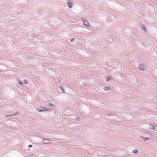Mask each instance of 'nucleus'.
I'll list each match as a JSON object with an SVG mask.
<instances>
[{
  "instance_id": "nucleus-1",
  "label": "nucleus",
  "mask_w": 157,
  "mask_h": 157,
  "mask_svg": "<svg viewBox=\"0 0 157 157\" xmlns=\"http://www.w3.org/2000/svg\"><path fill=\"white\" fill-rule=\"evenodd\" d=\"M149 128L151 129L156 130L157 129V125L155 124H150L149 125Z\"/></svg>"
},
{
  "instance_id": "nucleus-6",
  "label": "nucleus",
  "mask_w": 157,
  "mask_h": 157,
  "mask_svg": "<svg viewBox=\"0 0 157 157\" xmlns=\"http://www.w3.org/2000/svg\"><path fill=\"white\" fill-rule=\"evenodd\" d=\"M59 89H61V91L63 93H65L64 90V87L63 86H60L59 87Z\"/></svg>"
},
{
  "instance_id": "nucleus-16",
  "label": "nucleus",
  "mask_w": 157,
  "mask_h": 157,
  "mask_svg": "<svg viewBox=\"0 0 157 157\" xmlns=\"http://www.w3.org/2000/svg\"><path fill=\"white\" fill-rule=\"evenodd\" d=\"M23 82L25 84H26L27 83V81L26 80H25V79L24 80Z\"/></svg>"
},
{
  "instance_id": "nucleus-12",
  "label": "nucleus",
  "mask_w": 157,
  "mask_h": 157,
  "mask_svg": "<svg viewBox=\"0 0 157 157\" xmlns=\"http://www.w3.org/2000/svg\"><path fill=\"white\" fill-rule=\"evenodd\" d=\"M133 152L134 153L136 154L138 153V151L137 150H134L133 151Z\"/></svg>"
},
{
  "instance_id": "nucleus-14",
  "label": "nucleus",
  "mask_w": 157,
  "mask_h": 157,
  "mask_svg": "<svg viewBox=\"0 0 157 157\" xmlns=\"http://www.w3.org/2000/svg\"><path fill=\"white\" fill-rule=\"evenodd\" d=\"M44 111H49V109L48 108H44Z\"/></svg>"
},
{
  "instance_id": "nucleus-8",
  "label": "nucleus",
  "mask_w": 157,
  "mask_h": 157,
  "mask_svg": "<svg viewBox=\"0 0 157 157\" xmlns=\"http://www.w3.org/2000/svg\"><path fill=\"white\" fill-rule=\"evenodd\" d=\"M44 108L42 107H39L37 108V110L40 112L44 111Z\"/></svg>"
},
{
  "instance_id": "nucleus-11",
  "label": "nucleus",
  "mask_w": 157,
  "mask_h": 157,
  "mask_svg": "<svg viewBox=\"0 0 157 157\" xmlns=\"http://www.w3.org/2000/svg\"><path fill=\"white\" fill-rule=\"evenodd\" d=\"M18 113H15L13 114H11V115H8L6 116V117H7L8 116H15L17 115V114Z\"/></svg>"
},
{
  "instance_id": "nucleus-5",
  "label": "nucleus",
  "mask_w": 157,
  "mask_h": 157,
  "mask_svg": "<svg viewBox=\"0 0 157 157\" xmlns=\"http://www.w3.org/2000/svg\"><path fill=\"white\" fill-rule=\"evenodd\" d=\"M145 135L149 137H152L154 136V134L153 133H150L147 132L145 133Z\"/></svg>"
},
{
  "instance_id": "nucleus-4",
  "label": "nucleus",
  "mask_w": 157,
  "mask_h": 157,
  "mask_svg": "<svg viewBox=\"0 0 157 157\" xmlns=\"http://www.w3.org/2000/svg\"><path fill=\"white\" fill-rule=\"evenodd\" d=\"M67 4L68 7L70 8H71L72 7V2L71 0H68L67 2Z\"/></svg>"
},
{
  "instance_id": "nucleus-15",
  "label": "nucleus",
  "mask_w": 157,
  "mask_h": 157,
  "mask_svg": "<svg viewBox=\"0 0 157 157\" xmlns=\"http://www.w3.org/2000/svg\"><path fill=\"white\" fill-rule=\"evenodd\" d=\"M18 81L19 82V84H20V85H21L22 84H23V82H22L20 80H19V79H18Z\"/></svg>"
},
{
  "instance_id": "nucleus-24",
  "label": "nucleus",
  "mask_w": 157,
  "mask_h": 157,
  "mask_svg": "<svg viewBox=\"0 0 157 157\" xmlns=\"http://www.w3.org/2000/svg\"><path fill=\"white\" fill-rule=\"evenodd\" d=\"M114 82H115L114 81H113V83H114Z\"/></svg>"
},
{
  "instance_id": "nucleus-23",
  "label": "nucleus",
  "mask_w": 157,
  "mask_h": 157,
  "mask_svg": "<svg viewBox=\"0 0 157 157\" xmlns=\"http://www.w3.org/2000/svg\"><path fill=\"white\" fill-rule=\"evenodd\" d=\"M146 140H149V139L148 138H146Z\"/></svg>"
},
{
  "instance_id": "nucleus-22",
  "label": "nucleus",
  "mask_w": 157,
  "mask_h": 157,
  "mask_svg": "<svg viewBox=\"0 0 157 157\" xmlns=\"http://www.w3.org/2000/svg\"><path fill=\"white\" fill-rule=\"evenodd\" d=\"M111 79V78H110V77L109 76V78H108L109 81V80H110V79Z\"/></svg>"
},
{
  "instance_id": "nucleus-3",
  "label": "nucleus",
  "mask_w": 157,
  "mask_h": 157,
  "mask_svg": "<svg viewBox=\"0 0 157 157\" xmlns=\"http://www.w3.org/2000/svg\"><path fill=\"white\" fill-rule=\"evenodd\" d=\"M51 140L46 138L44 139L43 140V142L45 144H47L50 143L51 142Z\"/></svg>"
},
{
  "instance_id": "nucleus-18",
  "label": "nucleus",
  "mask_w": 157,
  "mask_h": 157,
  "mask_svg": "<svg viewBox=\"0 0 157 157\" xmlns=\"http://www.w3.org/2000/svg\"><path fill=\"white\" fill-rule=\"evenodd\" d=\"M82 21L84 22L85 21H86V20H85V18H82Z\"/></svg>"
},
{
  "instance_id": "nucleus-7",
  "label": "nucleus",
  "mask_w": 157,
  "mask_h": 157,
  "mask_svg": "<svg viewBox=\"0 0 157 157\" xmlns=\"http://www.w3.org/2000/svg\"><path fill=\"white\" fill-rule=\"evenodd\" d=\"M84 25L86 26H87V27L89 28L90 27V24L87 21H86L84 22Z\"/></svg>"
},
{
  "instance_id": "nucleus-20",
  "label": "nucleus",
  "mask_w": 157,
  "mask_h": 157,
  "mask_svg": "<svg viewBox=\"0 0 157 157\" xmlns=\"http://www.w3.org/2000/svg\"><path fill=\"white\" fill-rule=\"evenodd\" d=\"M29 147H32V145H29Z\"/></svg>"
},
{
  "instance_id": "nucleus-21",
  "label": "nucleus",
  "mask_w": 157,
  "mask_h": 157,
  "mask_svg": "<svg viewBox=\"0 0 157 157\" xmlns=\"http://www.w3.org/2000/svg\"><path fill=\"white\" fill-rule=\"evenodd\" d=\"M106 80L107 81H108V77H106Z\"/></svg>"
},
{
  "instance_id": "nucleus-17",
  "label": "nucleus",
  "mask_w": 157,
  "mask_h": 157,
  "mask_svg": "<svg viewBox=\"0 0 157 157\" xmlns=\"http://www.w3.org/2000/svg\"><path fill=\"white\" fill-rule=\"evenodd\" d=\"M104 89L105 90H108V87H105L104 88Z\"/></svg>"
},
{
  "instance_id": "nucleus-10",
  "label": "nucleus",
  "mask_w": 157,
  "mask_h": 157,
  "mask_svg": "<svg viewBox=\"0 0 157 157\" xmlns=\"http://www.w3.org/2000/svg\"><path fill=\"white\" fill-rule=\"evenodd\" d=\"M48 105L51 107H54V106H55L54 105L50 103H48Z\"/></svg>"
},
{
  "instance_id": "nucleus-9",
  "label": "nucleus",
  "mask_w": 157,
  "mask_h": 157,
  "mask_svg": "<svg viewBox=\"0 0 157 157\" xmlns=\"http://www.w3.org/2000/svg\"><path fill=\"white\" fill-rule=\"evenodd\" d=\"M140 27L141 28V29L143 30L145 32L147 31V30L146 28H145V27L142 24L140 26Z\"/></svg>"
},
{
  "instance_id": "nucleus-13",
  "label": "nucleus",
  "mask_w": 157,
  "mask_h": 157,
  "mask_svg": "<svg viewBox=\"0 0 157 157\" xmlns=\"http://www.w3.org/2000/svg\"><path fill=\"white\" fill-rule=\"evenodd\" d=\"M110 17L112 19H115V18H114L115 17L113 15H112V14L110 15Z\"/></svg>"
},
{
  "instance_id": "nucleus-2",
  "label": "nucleus",
  "mask_w": 157,
  "mask_h": 157,
  "mask_svg": "<svg viewBox=\"0 0 157 157\" xmlns=\"http://www.w3.org/2000/svg\"><path fill=\"white\" fill-rule=\"evenodd\" d=\"M146 66L144 64H141L139 67V69L141 70H143L144 71L146 70Z\"/></svg>"
},
{
  "instance_id": "nucleus-19",
  "label": "nucleus",
  "mask_w": 157,
  "mask_h": 157,
  "mask_svg": "<svg viewBox=\"0 0 157 157\" xmlns=\"http://www.w3.org/2000/svg\"><path fill=\"white\" fill-rule=\"evenodd\" d=\"M75 39L74 38H72L71 40V41H73L75 40Z\"/></svg>"
}]
</instances>
